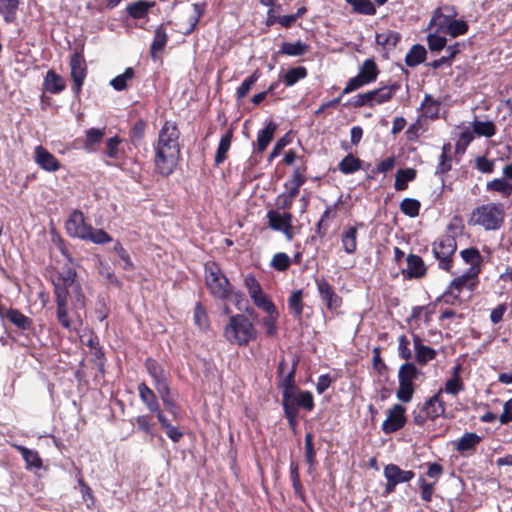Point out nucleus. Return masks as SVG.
<instances>
[{"mask_svg":"<svg viewBox=\"0 0 512 512\" xmlns=\"http://www.w3.org/2000/svg\"><path fill=\"white\" fill-rule=\"evenodd\" d=\"M180 131L175 122L165 121L158 133L155 145V167L163 176L170 175L177 164L180 153Z\"/></svg>","mask_w":512,"mask_h":512,"instance_id":"1","label":"nucleus"},{"mask_svg":"<svg viewBox=\"0 0 512 512\" xmlns=\"http://www.w3.org/2000/svg\"><path fill=\"white\" fill-rule=\"evenodd\" d=\"M461 231L462 226L452 222L447 226L446 234L433 243L432 251L440 269L451 270L453 256L457 249L456 236L461 234Z\"/></svg>","mask_w":512,"mask_h":512,"instance_id":"2","label":"nucleus"},{"mask_svg":"<svg viewBox=\"0 0 512 512\" xmlns=\"http://www.w3.org/2000/svg\"><path fill=\"white\" fill-rule=\"evenodd\" d=\"M505 218V208L502 203H486L472 210L469 224L480 226L486 231H495L502 227Z\"/></svg>","mask_w":512,"mask_h":512,"instance_id":"3","label":"nucleus"},{"mask_svg":"<svg viewBox=\"0 0 512 512\" xmlns=\"http://www.w3.org/2000/svg\"><path fill=\"white\" fill-rule=\"evenodd\" d=\"M204 273L205 285L213 297L228 300L235 294L233 285L216 262H207Z\"/></svg>","mask_w":512,"mask_h":512,"instance_id":"4","label":"nucleus"},{"mask_svg":"<svg viewBox=\"0 0 512 512\" xmlns=\"http://www.w3.org/2000/svg\"><path fill=\"white\" fill-rule=\"evenodd\" d=\"M224 336L231 343L238 346H246L257 337V331L253 323L243 314L230 317L224 328Z\"/></svg>","mask_w":512,"mask_h":512,"instance_id":"5","label":"nucleus"},{"mask_svg":"<svg viewBox=\"0 0 512 512\" xmlns=\"http://www.w3.org/2000/svg\"><path fill=\"white\" fill-rule=\"evenodd\" d=\"M283 407L289 424L295 426L299 407L308 411L314 408L313 396L308 391L295 390L290 394L285 393L283 397Z\"/></svg>","mask_w":512,"mask_h":512,"instance_id":"6","label":"nucleus"},{"mask_svg":"<svg viewBox=\"0 0 512 512\" xmlns=\"http://www.w3.org/2000/svg\"><path fill=\"white\" fill-rule=\"evenodd\" d=\"M420 371L413 363L407 362L400 366L398 371L397 398L404 403L412 400L414 394V381L418 378Z\"/></svg>","mask_w":512,"mask_h":512,"instance_id":"7","label":"nucleus"},{"mask_svg":"<svg viewBox=\"0 0 512 512\" xmlns=\"http://www.w3.org/2000/svg\"><path fill=\"white\" fill-rule=\"evenodd\" d=\"M400 85L394 83L388 86L380 87L365 93L358 94L354 97L353 105L355 107H373L389 101Z\"/></svg>","mask_w":512,"mask_h":512,"instance_id":"8","label":"nucleus"},{"mask_svg":"<svg viewBox=\"0 0 512 512\" xmlns=\"http://www.w3.org/2000/svg\"><path fill=\"white\" fill-rule=\"evenodd\" d=\"M244 283L245 287L247 288L248 294L255 306L262 310L274 309L273 302L270 301L268 297L263 293L261 285L253 275H247L245 277Z\"/></svg>","mask_w":512,"mask_h":512,"instance_id":"9","label":"nucleus"},{"mask_svg":"<svg viewBox=\"0 0 512 512\" xmlns=\"http://www.w3.org/2000/svg\"><path fill=\"white\" fill-rule=\"evenodd\" d=\"M71 78L73 80L72 90L79 94L87 75V65L84 56L75 52L70 58Z\"/></svg>","mask_w":512,"mask_h":512,"instance_id":"10","label":"nucleus"},{"mask_svg":"<svg viewBox=\"0 0 512 512\" xmlns=\"http://www.w3.org/2000/svg\"><path fill=\"white\" fill-rule=\"evenodd\" d=\"M315 284L319 297L326 304L327 309L336 311L341 307L342 298L325 278H316Z\"/></svg>","mask_w":512,"mask_h":512,"instance_id":"11","label":"nucleus"},{"mask_svg":"<svg viewBox=\"0 0 512 512\" xmlns=\"http://www.w3.org/2000/svg\"><path fill=\"white\" fill-rule=\"evenodd\" d=\"M406 409L400 405H393L387 412V417L382 423V430L385 434L394 433L404 427L406 423Z\"/></svg>","mask_w":512,"mask_h":512,"instance_id":"12","label":"nucleus"},{"mask_svg":"<svg viewBox=\"0 0 512 512\" xmlns=\"http://www.w3.org/2000/svg\"><path fill=\"white\" fill-rule=\"evenodd\" d=\"M56 296V316L59 324L67 329L72 330L74 329V320L69 315L68 310V292H64L62 288L57 287V295Z\"/></svg>","mask_w":512,"mask_h":512,"instance_id":"13","label":"nucleus"},{"mask_svg":"<svg viewBox=\"0 0 512 512\" xmlns=\"http://www.w3.org/2000/svg\"><path fill=\"white\" fill-rule=\"evenodd\" d=\"M456 16V12L452 7L444 6L437 8L430 20L429 27L436 32L445 33L451 20Z\"/></svg>","mask_w":512,"mask_h":512,"instance_id":"14","label":"nucleus"},{"mask_svg":"<svg viewBox=\"0 0 512 512\" xmlns=\"http://www.w3.org/2000/svg\"><path fill=\"white\" fill-rule=\"evenodd\" d=\"M90 226L85 223L84 215L81 211L75 210L71 213L66 221V230L72 237L84 239L87 231H90Z\"/></svg>","mask_w":512,"mask_h":512,"instance_id":"15","label":"nucleus"},{"mask_svg":"<svg viewBox=\"0 0 512 512\" xmlns=\"http://www.w3.org/2000/svg\"><path fill=\"white\" fill-rule=\"evenodd\" d=\"M34 160L45 171L55 172L60 169V162L41 145L36 146L34 149Z\"/></svg>","mask_w":512,"mask_h":512,"instance_id":"16","label":"nucleus"},{"mask_svg":"<svg viewBox=\"0 0 512 512\" xmlns=\"http://www.w3.org/2000/svg\"><path fill=\"white\" fill-rule=\"evenodd\" d=\"M286 366L285 360H281L278 366V373H279V387L282 390V397L285 396V393L290 394L291 392L296 390L295 387V373H296V366L297 362H294L289 372L284 375V369Z\"/></svg>","mask_w":512,"mask_h":512,"instance_id":"17","label":"nucleus"},{"mask_svg":"<svg viewBox=\"0 0 512 512\" xmlns=\"http://www.w3.org/2000/svg\"><path fill=\"white\" fill-rule=\"evenodd\" d=\"M443 390L440 389L435 395L430 397L422 407V413L426 414L431 420L442 416L445 413V405L441 399Z\"/></svg>","mask_w":512,"mask_h":512,"instance_id":"18","label":"nucleus"},{"mask_svg":"<svg viewBox=\"0 0 512 512\" xmlns=\"http://www.w3.org/2000/svg\"><path fill=\"white\" fill-rule=\"evenodd\" d=\"M460 256L463 261L469 265L466 272H468V274L478 276L481 272L483 262V258L479 250L475 247L467 248L460 252Z\"/></svg>","mask_w":512,"mask_h":512,"instance_id":"19","label":"nucleus"},{"mask_svg":"<svg viewBox=\"0 0 512 512\" xmlns=\"http://www.w3.org/2000/svg\"><path fill=\"white\" fill-rule=\"evenodd\" d=\"M145 367L149 375L153 378L156 389L165 392L168 382L164 368L152 358L146 360Z\"/></svg>","mask_w":512,"mask_h":512,"instance_id":"20","label":"nucleus"},{"mask_svg":"<svg viewBox=\"0 0 512 512\" xmlns=\"http://www.w3.org/2000/svg\"><path fill=\"white\" fill-rule=\"evenodd\" d=\"M363 223L346 227L341 234V244L347 254H354L357 250L358 227H363Z\"/></svg>","mask_w":512,"mask_h":512,"instance_id":"21","label":"nucleus"},{"mask_svg":"<svg viewBox=\"0 0 512 512\" xmlns=\"http://www.w3.org/2000/svg\"><path fill=\"white\" fill-rule=\"evenodd\" d=\"M65 88L66 82L64 78L54 70H48L43 80L44 91L51 94H59L64 91Z\"/></svg>","mask_w":512,"mask_h":512,"instance_id":"22","label":"nucleus"},{"mask_svg":"<svg viewBox=\"0 0 512 512\" xmlns=\"http://www.w3.org/2000/svg\"><path fill=\"white\" fill-rule=\"evenodd\" d=\"M478 276L468 274V272H463L458 277L454 278L447 288L451 289L458 294L461 293L462 290L467 289L469 291H473L477 285Z\"/></svg>","mask_w":512,"mask_h":512,"instance_id":"23","label":"nucleus"},{"mask_svg":"<svg viewBox=\"0 0 512 512\" xmlns=\"http://www.w3.org/2000/svg\"><path fill=\"white\" fill-rule=\"evenodd\" d=\"M168 34L164 24L159 25L154 32V38L150 46L151 58L155 61L159 58L167 44Z\"/></svg>","mask_w":512,"mask_h":512,"instance_id":"24","label":"nucleus"},{"mask_svg":"<svg viewBox=\"0 0 512 512\" xmlns=\"http://www.w3.org/2000/svg\"><path fill=\"white\" fill-rule=\"evenodd\" d=\"M413 344L415 349V359L420 364H426L436 357V351L422 343V339L418 335H414Z\"/></svg>","mask_w":512,"mask_h":512,"instance_id":"25","label":"nucleus"},{"mask_svg":"<svg viewBox=\"0 0 512 512\" xmlns=\"http://www.w3.org/2000/svg\"><path fill=\"white\" fill-rule=\"evenodd\" d=\"M269 227L275 231L282 228H287L292 224V214L290 212L280 213L275 210H270L267 213Z\"/></svg>","mask_w":512,"mask_h":512,"instance_id":"26","label":"nucleus"},{"mask_svg":"<svg viewBox=\"0 0 512 512\" xmlns=\"http://www.w3.org/2000/svg\"><path fill=\"white\" fill-rule=\"evenodd\" d=\"M106 134L105 128H90L85 131V139L83 141V149L87 152H94Z\"/></svg>","mask_w":512,"mask_h":512,"instance_id":"27","label":"nucleus"},{"mask_svg":"<svg viewBox=\"0 0 512 512\" xmlns=\"http://www.w3.org/2000/svg\"><path fill=\"white\" fill-rule=\"evenodd\" d=\"M407 275L409 278H420L426 273V266L418 255L410 254L407 257Z\"/></svg>","mask_w":512,"mask_h":512,"instance_id":"28","label":"nucleus"},{"mask_svg":"<svg viewBox=\"0 0 512 512\" xmlns=\"http://www.w3.org/2000/svg\"><path fill=\"white\" fill-rule=\"evenodd\" d=\"M76 280V271L73 268H67L64 273L59 274L53 281L54 293L57 295V287L62 288L64 292L69 293V288H73Z\"/></svg>","mask_w":512,"mask_h":512,"instance_id":"29","label":"nucleus"},{"mask_svg":"<svg viewBox=\"0 0 512 512\" xmlns=\"http://www.w3.org/2000/svg\"><path fill=\"white\" fill-rule=\"evenodd\" d=\"M12 447L22 455L27 468L39 469L42 466V460L36 450L28 449L25 446L18 444H12Z\"/></svg>","mask_w":512,"mask_h":512,"instance_id":"30","label":"nucleus"},{"mask_svg":"<svg viewBox=\"0 0 512 512\" xmlns=\"http://www.w3.org/2000/svg\"><path fill=\"white\" fill-rule=\"evenodd\" d=\"M140 399L150 412L158 411L159 403L155 393L144 383L138 385Z\"/></svg>","mask_w":512,"mask_h":512,"instance_id":"31","label":"nucleus"},{"mask_svg":"<svg viewBox=\"0 0 512 512\" xmlns=\"http://www.w3.org/2000/svg\"><path fill=\"white\" fill-rule=\"evenodd\" d=\"M486 191L499 193L502 197L508 198L512 195V184L505 178H495L487 182Z\"/></svg>","mask_w":512,"mask_h":512,"instance_id":"32","label":"nucleus"},{"mask_svg":"<svg viewBox=\"0 0 512 512\" xmlns=\"http://www.w3.org/2000/svg\"><path fill=\"white\" fill-rule=\"evenodd\" d=\"M379 70L373 59H366L361 67L359 68L358 76L366 82V84L372 83L377 79Z\"/></svg>","mask_w":512,"mask_h":512,"instance_id":"33","label":"nucleus"},{"mask_svg":"<svg viewBox=\"0 0 512 512\" xmlns=\"http://www.w3.org/2000/svg\"><path fill=\"white\" fill-rule=\"evenodd\" d=\"M21 0H0V14L6 23H13Z\"/></svg>","mask_w":512,"mask_h":512,"instance_id":"34","label":"nucleus"},{"mask_svg":"<svg viewBox=\"0 0 512 512\" xmlns=\"http://www.w3.org/2000/svg\"><path fill=\"white\" fill-rule=\"evenodd\" d=\"M416 177V170L412 168L400 169L396 172L394 187L397 191L406 190L408 183Z\"/></svg>","mask_w":512,"mask_h":512,"instance_id":"35","label":"nucleus"},{"mask_svg":"<svg viewBox=\"0 0 512 512\" xmlns=\"http://www.w3.org/2000/svg\"><path fill=\"white\" fill-rule=\"evenodd\" d=\"M401 35L392 30H385L376 34V43L385 49L394 48L399 42Z\"/></svg>","mask_w":512,"mask_h":512,"instance_id":"36","label":"nucleus"},{"mask_svg":"<svg viewBox=\"0 0 512 512\" xmlns=\"http://www.w3.org/2000/svg\"><path fill=\"white\" fill-rule=\"evenodd\" d=\"M426 49L420 44L412 46L405 56V63L409 67H415L421 64L426 58Z\"/></svg>","mask_w":512,"mask_h":512,"instance_id":"37","label":"nucleus"},{"mask_svg":"<svg viewBox=\"0 0 512 512\" xmlns=\"http://www.w3.org/2000/svg\"><path fill=\"white\" fill-rule=\"evenodd\" d=\"M232 137H233V132L230 129L221 138L218 148H217V151H216V155H215L216 165L223 163L225 161V159L227 158V152L230 149Z\"/></svg>","mask_w":512,"mask_h":512,"instance_id":"38","label":"nucleus"},{"mask_svg":"<svg viewBox=\"0 0 512 512\" xmlns=\"http://www.w3.org/2000/svg\"><path fill=\"white\" fill-rule=\"evenodd\" d=\"M154 3H149L144 0H139L127 6V13L134 19H141L147 16L149 9Z\"/></svg>","mask_w":512,"mask_h":512,"instance_id":"39","label":"nucleus"},{"mask_svg":"<svg viewBox=\"0 0 512 512\" xmlns=\"http://www.w3.org/2000/svg\"><path fill=\"white\" fill-rule=\"evenodd\" d=\"M276 131V125L270 122L264 129L260 130L257 135V150L263 152L270 141L272 140Z\"/></svg>","mask_w":512,"mask_h":512,"instance_id":"40","label":"nucleus"},{"mask_svg":"<svg viewBox=\"0 0 512 512\" xmlns=\"http://www.w3.org/2000/svg\"><path fill=\"white\" fill-rule=\"evenodd\" d=\"M264 311L268 313V315L262 319V324L265 328L266 335L269 337H275V336H277V333H278V328H277L276 322L279 317V313L277 311V308L274 305L273 310H264Z\"/></svg>","mask_w":512,"mask_h":512,"instance_id":"41","label":"nucleus"},{"mask_svg":"<svg viewBox=\"0 0 512 512\" xmlns=\"http://www.w3.org/2000/svg\"><path fill=\"white\" fill-rule=\"evenodd\" d=\"M361 168V160L353 154L346 155L338 164L341 173L347 175L358 171Z\"/></svg>","mask_w":512,"mask_h":512,"instance_id":"42","label":"nucleus"},{"mask_svg":"<svg viewBox=\"0 0 512 512\" xmlns=\"http://www.w3.org/2000/svg\"><path fill=\"white\" fill-rule=\"evenodd\" d=\"M440 101L432 98L430 95L426 94L424 100L421 103V109L423 110V115L425 117L434 119L437 118L440 112Z\"/></svg>","mask_w":512,"mask_h":512,"instance_id":"43","label":"nucleus"},{"mask_svg":"<svg viewBox=\"0 0 512 512\" xmlns=\"http://www.w3.org/2000/svg\"><path fill=\"white\" fill-rule=\"evenodd\" d=\"M473 132L479 137L483 136L490 138L496 134V127L492 121H479L472 122Z\"/></svg>","mask_w":512,"mask_h":512,"instance_id":"44","label":"nucleus"},{"mask_svg":"<svg viewBox=\"0 0 512 512\" xmlns=\"http://www.w3.org/2000/svg\"><path fill=\"white\" fill-rule=\"evenodd\" d=\"M481 441V437L473 432L465 433L457 442V450L460 452L472 450Z\"/></svg>","mask_w":512,"mask_h":512,"instance_id":"45","label":"nucleus"},{"mask_svg":"<svg viewBox=\"0 0 512 512\" xmlns=\"http://www.w3.org/2000/svg\"><path fill=\"white\" fill-rule=\"evenodd\" d=\"M308 50V45L298 40L295 43L284 42L279 51L280 54L288 56H302Z\"/></svg>","mask_w":512,"mask_h":512,"instance_id":"46","label":"nucleus"},{"mask_svg":"<svg viewBox=\"0 0 512 512\" xmlns=\"http://www.w3.org/2000/svg\"><path fill=\"white\" fill-rule=\"evenodd\" d=\"M386 480H411L414 477L412 471H402L398 466L389 464L384 469Z\"/></svg>","mask_w":512,"mask_h":512,"instance_id":"47","label":"nucleus"},{"mask_svg":"<svg viewBox=\"0 0 512 512\" xmlns=\"http://www.w3.org/2000/svg\"><path fill=\"white\" fill-rule=\"evenodd\" d=\"M205 4L204 3H194L193 4V14L189 16L188 23L189 27L182 31L184 35L191 34L197 27L200 18L204 14Z\"/></svg>","mask_w":512,"mask_h":512,"instance_id":"48","label":"nucleus"},{"mask_svg":"<svg viewBox=\"0 0 512 512\" xmlns=\"http://www.w3.org/2000/svg\"><path fill=\"white\" fill-rule=\"evenodd\" d=\"M353 8V11L363 15H374L376 8L371 0H345Z\"/></svg>","mask_w":512,"mask_h":512,"instance_id":"49","label":"nucleus"},{"mask_svg":"<svg viewBox=\"0 0 512 512\" xmlns=\"http://www.w3.org/2000/svg\"><path fill=\"white\" fill-rule=\"evenodd\" d=\"M445 35V33H440L436 31H433L432 33L428 34V47L432 52H439L446 47L447 39Z\"/></svg>","mask_w":512,"mask_h":512,"instance_id":"50","label":"nucleus"},{"mask_svg":"<svg viewBox=\"0 0 512 512\" xmlns=\"http://www.w3.org/2000/svg\"><path fill=\"white\" fill-rule=\"evenodd\" d=\"M421 203L414 198H404L400 203V210L406 216L411 218L419 215Z\"/></svg>","mask_w":512,"mask_h":512,"instance_id":"51","label":"nucleus"},{"mask_svg":"<svg viewBox=\"0 0 512 512\" xmlns=\"http://www.w3.org/2000/svg\"><path fill=\"white\" fill-rule=\"evenodd\" d=\"M302 296V290H296L288 299V307L296 318H300L303 312Z\"/></svg>","mask_w":512,"mask_h":512,"instance_id":"52","label":"nucleus"},{"mask_svg":"<svg viewBox=\"0 0 512 512\" xmlns=\"http://www.w3.org/2000/svg\"><path fill=\"white\" fill-rule=\"evenodd\" d=\"M83 240H89L95 244H106L112 241V237L103 229H95L90 226V231H87Z\"/></svg>","mask_w":512,"mask_h":512,"instance_id":"53","label":"nucleus"},{"mask_svg":"<svg viewBox=\"0 0 512 512\" xmlns=\"http://www.w3.org/2000/svg\"><path fill=\"white\" fill-rule=\"evenodd\" d=\"M71 289H72V293L74 294L73 308L75 311H74L73 315L75 317V321L81 325L82 319L77 311L80 309H83L85 307V296L82 293L81 287L79 285H75Z\"/></svg>","mask_w":512,"mask_h":512,"instance_id":"54","label":"nucleus"},{"mask_svg":"<svg viewBox=\"0 0 512 512\" xmlns=\"http://www.w3.org/2000/svg\"><path fill=\"white\" fill-rule=\"evenodd\" d=\"M307 76V69L302 66L289 69L285 76L284 82L286 86H293L299 80L304 79Z\"/></svg>","mask_w":512,"mask_h":512,"instance_id":"55","label":"nucleus"},{"mask_svg":"<svg viewBox=\"0 0 512 512\" xmlns=\"http://www.w3.org/2000/svg\"><path fill=\"white\" fill-rule=\"evenodd\" d=\"M134 77V70L131 67L125 69L124 73L116 76L110 81L111 86L116 91H122L126 89L127 82Z\"/></svg>","mask_w":512,"mask_h":512,"instance_id":"56","label":"nucleus"},{"mask_svg":"<svg viewBox=\"0 0 512 512\" xmlns=\"http://www.w3.org/2000/svg\"><path fill=\"white\" fill-rule=\"evenodd\" d=\"M259 77H260L259 70H255L247 79H245L236 90L237 98L238 99L244 98L249 93L252 86L257 82Z\"/></svg>","mask_w":512,"mask_h":512,"instance_id":"57","label":"nucleus"},{"mask_svg":"<svg viewBox=\"0 0 512 512\" xmlns=\"http://www.w3.org/2000/svg\"><path fill=\"white\" fill-rule=\"evenodd\" d=\"M7 317L14 325L22 329H27L31 324L30 318H28L18 310H9L7 313Z\"/></svg>","mask_w":512,"mask_h":512,"instance_id":"58","label":"nucleus"},{"mask_svg":"<svg viewBox=\"0 0 512 512\" xmlns=\"http://www.w3.org/2000/svg\"><path fill=\"white\" fill-rule=\"evenodd\" d=\"M449 145L442 147V153L439 156V162L436 167V174H444L451 169V156L448 155Z\"/></svg>","mask_w":512,"mask_h":512,"instance_id":"59","label":"nucleus"},{"mask_svg":"<svg viewBox=\"0 0 512 512\" xmlns=\"http://www.w3.org/2000/svg\"><path fill=\"white\" fill-rule=\"evenodd\" d=\"M290 264V257L283 252L276 253L271 260V266L280 272L286 271L290 267Z\"/></svg>","mask_w":512,"mask_h":512,"instance_id":"60","label":"nucleus"},{"mask_svg":"<svg viewBox=\"0 0 512 512\" xmlns=\"http://www.w3.org/2000/svg\"><path fill=\"white\" fill-rule=\"evenodd\" d=\"M468 25L463 20H456L455 17L451 20L450 24L448 25V29L446 31V34L450 35L451 37H457L460 35H463L467 32Z\"/></svg>","mask_w":512,"mask_h":512,"instance_id":"61","label":"nucleus"},{"mask_svg":"<svg viewBox=\"0 0 512 512\" xmlns=\"http://www.w3.org/2000/svg\"><path fill=\"white\" fill-rule=\"evenodd\" d=\"M113 250L117 253L120 260L123 262V269L127 271H132L134 269V264L128 254V252L124 249L120 242H116Z\"/></svg>","mask_w":512,"mask_h":512,"instance_id":"62","label":"nucleus"},{"mask_svg":"<svg viewBox=\"0 0 512 512\" xmlns=\"http://www.w3.org/2000/svg\"><path fill=\"white\" fill-rule=\"evenodd\" d=\"M194 321L200 329L208 328V318L204 307L201 303H197L194 310Z\"/></svg>","mask_w":512,"mask_h":512,"instance_id":"63","label":"nucleus"},{"mask_svg":"<svg viewBox=\"0 0 512 512\" xmlns=\"http://www.w3.org/2000/svg\"><path fill=\"white\" fill-rule=\"evenodd\" d=\"M410 342L405 335L398 338V353L404 360H409L412 357V352L409 348Z\"/></svg>","mask_w":512,"mask_h":512,"instance_id":"64","label":"nucleus"}]
</instances>
